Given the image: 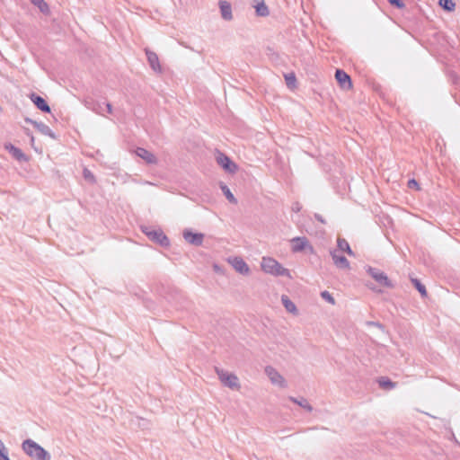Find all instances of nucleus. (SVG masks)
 <instances>
[{"label":"nucleus","mask_w":460,"mask_h":460,"mask_svg":"<svg viewBox=\"0 0 460 460\" xmlns=\"http://www.w3.org/2000/svg\"><path fill=\"white\" fill-rule=\"evenodd\" d=\"M22 448L32 460H51L50 454L31 438L22 442Z\"/></svg>","instance_id":"obj_1"},{"label":"nucleus","mask_w":460,"mask_h":460,"mask_svg":"<svg viewBox=\"0 0 460 460\" xmlns=\"http://www.w3.org/2000/svg\"><path fill=\"white\" fill-rule=\"evenodd\" d=\"M261 270L273 276H286L291 278L290 272L284 268L278 261L270 257H263L261 263Z\"/></svg>","instance_id":"obj_2"},{"label":"nucleus","mask_w":460,"mask_h":460,"mask_svg":"<svg viewBox=\"0 0 460 460\" xmlns=\"http://www.w3.org/2000/svg\"><path fill=\"white\" fill-rule=\"evenodd\" d=\"M141 231L148 237V239L162 247H168L170 241L161 229H155L152 226H142Z\"/></svg>","instance_id":"obj_3"},{"label":"nucleus","mask_w":460,"mask_h":460,"mask_svg":"<svg viewBox=\"0 0 460 460\" xmlns=\"http://www.w3.org/2000/svg\"><path fill=\"white\" fill-rule=\"evenodd\" d=\"M216 373L220 382L226 387L238 391L241 388L239 379L236 375L229 373L219 367H216Z\"/></svg>","instance_id":"obj_4"},{"label":"nucleus","mask_w":460,"mask_h":460,"mask_svg":"<svg viewBox=\"0 0 460 460\" xmlns=\"http://www.w3.org/2000/svg\"><path fill=\"white\" fill-rule=\"evenodd\" d=\"M367 272L369 276H371L380 286L385 288H394V285L392 281L388 279L387 275L381 271L380 270L376 268H373L371 266H368L367 268Z\"/></svg>","instance_id":"obj_5"},{"label":"nucleus","mask_w":460,"mask_h":460,"mask_svg":"<svg viewBox=\"0 0 460 460\" xmlns=\"http://www.w3.org/2000/svg\"><path fill=\"white\" fill-rule=\"evenodd\" d=\"M217 164L227 172L234 173L237 170V165L224 153L218 152L217 155Z\"/></svg>","instance_id":"obj_6"},{"label":"nucleus","mask_w":460,"mask_h":460,"mask_svg":"<svg viewBox=\"0 0 460 460\" xmlns=\"http://www.w3.org/2000/svg\"><path fill=\"white\" fill-rule=\"evenodd\" d=\"M265 373L273 385H278L282 388L287 387V382L285 378L273 367H266Z\"/></svg>","instance_id":"obj_7"},{"label":"nucleus","mask_w":460,"mask_h":460,"mask_svg":"<svg viewBox=\"0 0 460 460\" xmlns=\"http://www.w3.org/2000/svg\"><path fill=\"white\" fill-rule=\"evenodd\" d=\"M335 78L340 87L343 90H349L352 87L351 78L344 70L336 69Z\"/></svg>","instance_id":"obj_8"},{"label":"nucleus","mask_w":460,"mask_h":460,"mask_svg":"<svg viewBox=\"0 0 460 460\" xmlns=\"http://www.w3.org/2000/svg\"><path fill=\"white\" fill-rule=\"evenodd\" d=\"M183 238L190 244L200 246L203 243L204 234L201 233H193L192 231L186 229L183 231Z\"/></svg>","instance_id":"obj_9"},{"label":"nucleus","mask_w":460,"mask_h":460,"mask_svg":"<svg viewBox=\"0 0 460 460\" xmlns=\"http://www.w3.org/2000/svg\"><path fill=\"white\" fill-rule=\"evenodd\" d=\"M292 243V252H299L305 250L307 247L311 250L313 247L310 245L309 241L306 237H294L291 240Z\"/></svg>","instance_id":"obj_10"},{"label":"nucleus","mask_w":460,"mask_h":460,"mask_svg":"<svg viewBox=\"0 0 460 460\" xmlns=\"http://www.w3.org/2000/svg\"><path fill=\"white\" fill-rule=\"evenodd\" d=\"M4 149L7 150L12 156L19 162H27V155L18 147L14 146L11 143L4 144Z\"/></svg>","instance_id":"obj_11"},{"label":"nucleus","mask_w":460,"mask_h":460,"mask_svg":"<svg viewBox=\"0 0 460 460\" xmlns=\"http://www.w3.org/2000/svg\"><path fill=\"white\" fill-rule=\"evenodd\" d=\"M229 261L237 272L243 275L249 273L250 269L247 263L241 257H234L230 259Z\"/></svg>","instance_id":"obj_12"},{"label":"nucleus","mask_w":460,"mask_h":460,"mask_svg":"<svg viewBox=\"0 0 460 460\" xmlns=\"http://www.w3.org/2000/svg\"><path fill=\"white\" fill-rule=\"evenodd\" d=\"M30 99L31 100V102H33V104L41 111L43 112H46V113H49L50 112V107L49 106V104L47 103V102L45 101L44 98H42L41 96L32 93L31 95H30Z\"/></svg>","instance_id":"obj_13"},{"label":"nucleus","mask_w":460,"mask_h":460,"mask_svg":"<svg viewBox=\"0 0 460 460\" xmlns=\"http://www.w3.org/2000/svg\"><path fill=\"white\" fill-rule=\"evenodd\" d=\"M136 155L138 157L145 160L146 162V164H157V158L155 157V155L153 153H151L150 151L146 150V148L137 147L136 149Z\"/></svg>","instance_id":"obj_14"},{"label":"nucleus","mask_w":460,"mask_h":460,"mask_svg":"<svg viewBox=\"0 0 460 460\" xmlns=\"http://www.w3.org/2000/svg\"><path fill=\"white\" fill-rule=\"evenodd\" d=\"M25 121L27 123H31L33 125V127L38 130L40 131L41 134L43 135H46V136H49L50 137L52 138H55V135L54 133L52 132V130L50 129V128L46 125L45 123L43 122H38V121H35V120H32L31 119H25Z\"/></svg>","instance_id":"obj_15"},{"label":"nucleus","mask_w":460,"mask_h":460,"mask_svg":"<svg viewBox=\"0 0 460 460\" xmlns=\"http://www.w3.org/2000/svg\"><path fill=\"white\" fill-rule=\"evenodd\" d=\"M146 55L151 68L155 72H161L162 69L157 54L148 49H146Z\"/></svg>","instance_id":"obj_16"},{"label":"nucleus","mask_w":460,"mask_h":460,"mask_svg":"<svg viewBox=\"0 0 460 460\" xmlns=\"http://www.w3.org/2000/svg\"><path fill=\"white\" fill-rule=\"evenodd\" d=\"M218 5L222 18L225 21H231L233 19L231 4L226 0H220Z\"/></svg>","instance_id":"obj_17"},{"label":"nucleus","mask_w":460,"mask_h":460,"mask_svg":"<svg viewBox=\"0 0 460 460\" xmlns=\"http://www.w3.org/2000/svg\"><path fill=\"white\" fill-rule=\"evenodd\" d=\"M331 256L337 268L344 270L349 268V261L348 259L343 255L337 254V251L331 252Z\"/></svg>","instance_id":"obj_18"},{"label":"nucleus","mask_w":460,"mask_h":460,"mask_svg":"<svg viewBox=\"0 0 460 460\" xmlns=\"http://www.w3.org/2000/svg\"><path fill=\"white\" fill-rule=\"evenodd\" d=\"M281 302L285 307V309L293 314H297L298 311L296 305L289 299V297L286 295L281 296Z\"/></svg>","instance_id":"obj_19"},{"label":"nucleus","mask_w":460,"mask_h":460,"mask_svg":"<svg viewBox=\"0 0 460 460\" xmlns=\"http://www.w3.org/2000/svg\"><path fill=\"white\" fill-rule=\"evenodd\" d=\"M377 383L380 388L384 390H392L396 387V383L393 382L386 376H381L377 379Z\"/></svg>","instance_id":"obj_20"},{"label":"nucleus","mask_w":460,"mask_h":460,"mask_svg":"<svg viewBox=\"0 0 460 460\" xmlns=\"http://www.w3.org/2000/svg\"><path fill=\"white\" fill-rule=\"evenodd\" d=\"M289 400L291 402H293L294 403L299 405L300 407L304 408L305 410H306L307 411L311 412L313 411V407L312 405L308 402V401L304 398V397H301V398H296V397H293V396H290L289 397Z\"/></svg>","instance_id":"obj_21"},{"label":"nucleus","mask_w":460,"mask_h":460,"mask_svg":"<svg viewBox=\"0 0 460 460\" xmlns=\"http://www.w3.org/2000/svg\"><path fill=\"white\" fill-rule=\"evenodd\" d=\"M255 11L258 16L266 17L269 15V8L263 0L256 4Z\"/></svg>","instance_id":"obj_22"},{"label":"nucleus","mask_w":460,"mask_h":460,"mask_svg":"<svg viewBox=\"0 0 460 460\" xmlns=\"http://www.w3.org/2000/svg\"><path fill=\"white\" fill-rule=\"evenodd\" d=\"M221 190L223 191L224 195L226 196V199L232 203L236 204L237 199L234 196V194L231 192L230 189L223 182L220 183Z\"/></svg>","instance_id":"obj_23"},{"label":"nucleus","mask_w":460,"mask_h":460,"mask_svg":"<svg viewBox=\"0 0 460 460\" xmlns=\"http://www.w3.org/2000/svg\"><path fill=\"white\" fill-rule=\"evenodd\" d=\"M411 281L414 288L420 292L421 297H427L428 292L426 287L420 282V280L415 278H411Z\"/></svg>","instance_id":"obj_24"},{"label":"nucleus","mask_w":460,"mask_h":460,"mask_svg":"<svg viewBox=\"0 0 460 460\" xmlns=\"http://www.w3.org/2000/svg\"><path fill=\"white\" fill-rule=\"evenodd\" d=\"M337 245H338L339 250H341V252H345L349 255L354 254L353 251L350 249L349 243L345 239L339 238L337 241Z\"/></svg>","instance_id":"obj_25"},{"label":"nucleus","mask_w":460,"mask_h":460,"mask_svg":"<svg viewBox=\"0 0 460 460\" xmlns=\"http://www.w3.org/2000/svg\"><path fill=\"white\" fill-rule=\"evenodd\" d=\"M285 81L287 84V86L290 89H294L296 87V77L295 73H288L284 75Z\"/></svg>","instance_id":"obj_26"},{"label":"nucleus","mask_w":460,"mask_h":460,"mask_svg":"<svg viewBox=\"0 0 460 460\" xmlns=\"http://www.w3.org/2000/svg\"><path fill=\"white\" fill-rule=\"evenodd\" d=\"M31 3L37 6L40 11L42 13H49V4L44 1V0H31Z\"/></svg>","instance_id":"obj_27"},{"label":"nucleus","mask_w":460,"mask_h":460,"mask_svg":"<svg viewBox=\"0 0 460 460\" xmlns=\"http://www.w3.org/2000/svg\"><path fill=\"white\" fill-rule=\"evenodd\" d=\"M439 5L448 12L454 11L456 7V4L453 0H439Z\"/></svg>","instance_id":"obj_28"},{"label":"nucleus","mask_w":460,"mask_h":460,"mask_svg":"<svg viewBox=\"0 0 460 460\" xmlns=\"http://www.w3.org/2000/svg\"><path fill=\"white\" fill-rule=\"evenodd\" d=\"M87 107L98 114H103V107L102 104L100 102H93L91 103H88Z\"/></svg>","instance_id":"obj_29"},{"label":"nucleus","mask_w":460,"mask_h":460,"mask_svg":"<svg viewBox=\"0 0 460 460\" xmlns=\"http://www.w3.org/2000/svg\"><path fill=\"white\" fill-rule=\"evenodd\" d=\"M321 297L323 299H324L325 301H327L328 303L332 304V305H334L335 304V299L334 297L332 296V295L327 291V290H324V291H322L321 292Z\"/></svg>","instance_id":"obj_30"},{"label":"nucleus","mask_w":460,"mask_h":460,"mask_svg":"<svg viewBox=\"0 0 460 460\" xmlns=\"http://www.w3.org/2000/svg\"><path fill=\"white\" fill-rule=\"evenodd\" d=\"M0 460H10V458L8 456L7 449L1 439H0Z\"/></svg>","instance_id":"obj_31"},{"label":"nucleus","mask_w":460,"mask_h":460,"mask_svg":"<svg viewBox=\"0 0 460 460\" xmlns=\"http://www.w3.org/2000/svg\"><path fill=\"white\" fill-rule=\"evenodd\" d=\"M83 174H84V179H85V180H87V181H91V182H95V177H94V175L91 172V171H90V170H88V169H86V168H85V169L84 170Z\"/></svg>","instance_id":"obj_32"},{"label":"nucleus","mask_w":460,"mask_h":460,"mask_svg":"<svg viewBox=\"0 0 460 460\" xmlns=\"http://www.w3.org/2000/svg\"><path fill=\"white\" fill-rule=\"evenodd\" d=\"M388 3L398 9H402L405 7L402 0H388Z\"/></svg>","instance_id":"obj_33"},{"label":"nucleus","mask_w":460,"mask_h":460,"mask_svg":"<svg viewBox=\"0 0 460 460\" xmlns=\"http://www.w3.org/2000/svg\"><path fill=\"white\" fill-rule=\"evenodd\" d=\"M407 186L410 189L420 190V185H419L418 181L415 179L409 180L408 183H407Z\"/></svg>","instance_id":"obj_34"},{"label":"nucleus","mask_w":460,"mask_h":460,"mask_svg":"<svg viewBox=\"0 0 460 460\" xmlns=\"http://www.w3.org/2000/svg\"><path fill=\"white\" fill-rule=\"evenodd\" d=\"M105 107L108 113H112V105L110 102L105 103Z\"/></svg>","instance_id":"obj_35"},{"label":"nucleus","mask_w":460,"mask_h":460,"mask_svg":"<svg viewBox=\"0 0 460 460\" xmlns=\"http://www.w3.org/2000/svg\"><path fill=\"white\" fill-rule=\"evenodd\" d=\"M368 324L369 325L376 326L378 328H382L383 327V325L380 323H378V322H368Z\"/></svg>","instance_id":"obj_36"},{"label":"nucleus","mask_w":460,"mask_h":460,"mask_svg":"<svg viewBox=\"0 0 460 460\" xmlns=\"http://www.w3.org/2000/svg\"><path fill=\"white\" fill-rule=\"evenodd\" d=\"M293 211L295 212H298L300 210V207H299V204L296 203V205L293 206L292 208Z\"/></svg>","instance_id":"obj_37"},{"label":"nucleus","mask_w":460,"mask_h":460,"mask_svg":"<svg viewBox=\"0 0 460 460\" xmlns=\"http://www.w3.org/2000/svg\"><path fill=\"white\" fill-rule=\"evenodd\" d=\"M315 218L319 221H321L322 223H324V220L323 219L322 216L318 215V214H315Z\"/></svg>","instance_id":"obj_38"}]
</instances>
